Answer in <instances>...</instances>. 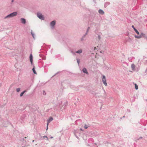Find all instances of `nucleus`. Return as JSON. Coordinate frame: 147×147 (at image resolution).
<instances>
[{"label": "nucleus", "mask_w": 147, "mask_h": 147, "mask_svg": "<svg viewBox=\"0 0 147 147\" xmlns=\"http://www.w3.org/2000/svg\"><path fill=\"white\" fill-rule=\"evenodd\" d=\"M20 88H17L16 89V91L17 92H19L20 91Z\"/></svg>", "instance_id": "nucleus-23"}, {"label": "nucleus", "mask_w": 147, "mask_h": 147, "mask_svg": "<svg viewBox=\"0 0 147 147\" xmlns=\"http://www.w3.org/2000/svg\"><path fill=\"white\" fill-rule=\"evenodd\" d=\"M43 137L44 138H46L47 140H48V138L47 136H44Z\"/></svg>", "instance_id": "nucleus-24"}, {"label": "nucleus", "mask_w": 147, "mask_h": 147, "mask_svg": "<svg viewBox=\"0 0 147 147\" xmlns=\"http://www.w3.org/2000/svg\"><path fill=\"white\" fill-rule=\"evenodd\" d=\"M20 21L22 23L24 24L26 23V20L24 18H21L20 19Z\"/></svg>", "instance_id": "nucleus-7"}, {"label": "nucleus", "mask_w": 147, "mask_h": 147, "mask_svg": "<svg viewBox=\"0 0 147 147\" xmlns=\"http://www.w3.org/2000/svg\"><path fill=\"white\" fill-rule=\"evenodd\" d=\"M48 124H48V123H47V129L48 128Z\"/></svg>", "instance_id": "nucleus-30"}, {"label": "nucleus", "mask_w": 147, "mask_h": 147, "mask_svg": "<svg viewBox=\"0 0 147 147\" xmlns=\"http://www.w3.org/2000/svg\"><path fill=\"white\" fill-rule=\"evenodd\" d=\"M80 130H81V131H83V130H82V129H81H81H80Z\"/></svg>", "instance_id": "nucleus-36"}, {"label": "nucleus", "mask_w": 147, "mask_h": 147, "mask_svg": "<svg viewBox=\"0 0 147 147\" xmlns=\"http://www.w3.org/2000/svg\"><path fill=\"white\" fill-rule=\"evenodd\" d=\"M131 67L133 71L137 72L139 70L140 67L138 65H135L133 63L131 65Z\"/></svg>", "instance_id": "nucleus-1"}, {"label": "nucleus", "mask_w": 147, "mask_h": 147, "mask_svg": "<svg viewBox=\"0 0 147 147\" xmlns=\"http://www.w3.org/2000/svg\"><path fill=\"white\" fill-rule=\"evenodd\" d=\"M30 60L31 64L33 62V56L32 54H30Z\"/></svg>", "instance_id": "nucleus-8"}, {"label": "nucleus", "mask_w": 147, "mask_h": 147, "mask_svg": "<svg viewBox=\"0 0 147 147\" xmlns=\"http://www.w3.org/2000/svg\"><path fill=\"white\" fill-rule=\"evenodd\" d=\"M96 47H94V50H95L96 49Z\"/></svg>", "instance_id": "nucleus-37"}, {"label": "nucleus", "mask_w": 147, "mask_h": 147, "mask_svg": "<svg viewBox=\"0 0 147 147\" xmlns=\"http://www.w3.org/2000/svg\"><path fill=\"white\" fill-rule=\"evenodd\" d=\"M32 70L33 71V73H34V74H36V71H35V69H34V67L32 69Z\"/></svg>", "instance_id": "nucleus-17"}, {"label": "nucleus", "mask_w": 147, "mask_h": 147, "mask_svg": "<svg viewBox=\"0 0 147 147\" xmlns=\"http://www.w3.org/2000/svg\"><path fill=\"white\" fill-rule=\"evenodd\" d=\"M110 4V3L109 2H106L105 5V6H107L108 5H109Z\"/></svg>", "instance_id": "nucleus-20"}, {"label": "nucleus", "mask_w": 147, "mask_h": 147, "mask_svg": "<svg viewBox=\"0 0 147 147\" xmlns=\"http://www.w3.org/2000/svg\"><path fill=\"white\" fill-rule=\"evenodd\" d=\"M17 14V12H14L7 15V16L5 17L4 18L5 19L8 18H10L16 16Z\"/></svg>", "instance_id": "nucleus-2"}, {"label": "nucleus", "mask_w": 147, "mask_h": 147, "mask_svg": "<svg viewBox=\"0 0 147 147\" xmlns=\"http://www.w3.org/2000/svg\"><path fill=\"white\" fill-rule=\"evenodd\" d=\"M37 16L41 20H44V17L42 14L40 12H38L37 14Z\"/></svg>", "instance_id": "nucleus-3"}, {"label": "nucleus", "mask_w": 147, "mask_h": 147, "mask_svg": "<svg viewBox=\"0 0 147 147\" xmlns=\"http://www.w3.org/2000/svg\"><path fill=\"white\" fill-rule=\"evenodd\" d=\"M71 52L73 55H74L75 54V53L72 51H71Z\"/></svg>", "instance_id": "nucleus-26"}, {"label": "nucleus", "mask_w": 147, "mask_h": 147, "mask_svg": "<svg viewBox=\"0 0 147 147\" xmlns=\"http://www.w3.org/2000/svg\"><path fill=\"white\" fill-rule=\"evenodd\" d=\"M82 71L84 73H85L87 74H88V73L86 68H84L82 69Z\"/></svg>", "instance_id": "nucleus-9"}, {"label": "nucleus", "mask_w": 147, "mask_h": 147, "mask_svg": "<svg viewBox=\"0 0 147 147\" xmlns=\"http://www.w3.org/2000/svg\"><path fill=\"white\" fill-rule=\"evenodd\" d=\"M142 138H143L142 137H140L138 139H137V140H139L140 139H142Z\"/></svg>", "instance_id": "nucleus-28"}, {"label": "nucleus", "mask_w": 147, "mask_h": 147, "mask_svg": "<svg viewBox=\"0 0 147 147\" xmlns=\"http://www.w3.org/2000/svg\"><path fill=\"white\" fill-rule=\"evenodd\" d=\"M135 88L136 90L138 89V86L136 84H135Z\"/></svg>", "instance_id": "nucleus-19"}, {"label": "nucleus", "mask_w": 147, "mask_h": 147, "mask_svg": "<svg viewBox=\"0 0 147 147\" xmlns=\"http://www.w3.org/2000/svg\"><path fill=\"white\" fill-rule=\"evenodd\" d=\"M145 35L144 33H141L139 35H135V37L136 38L139 39L142 37H144Z\"/></svg>", "instance_id": "nucleus-5"}, {"label": "nucleus", "mask_w": 147, "mask_h": 147, "mask_svg": "<svg viewBox=\"0 0 147 147\" xmlns=\"http://www.w3.org/2000/svg\"><path fill=\"white\" fill-rule=\"evenodd\" d=\"M98 13L101 14L103 15L104 13V12L101 9H100L98 11Z\"/></svg>", "instance_id": "nucleus-10"}, {"label": "nucleus", "mask_w": 147, "mask_h": 147, "mask_svg": "<svg viewBox=\"0 0 147 147\" xmlns=\"http://www.w3.org/2000/svg\"><path fill=\"white\" fill-rule=\"evenodd\" d=\"M82 49H80L77 51H76V53L78 54H80L82 53Z\"/></svg>", "instance_id": "nucleus-11"}, {"label": "nucleus", "mask_w": 147, "mask_h": 147, "mask_svg": "<svg viewBox=\"0 0 147 147\" xmlns=\"http://www.w3.org/2000/svg\"><path fill=\"white\" fill-rule=\"evenodd\" d=\"M132 28H134V31H135V32L137 33V34H139V32L135 28L134 26L132 25Z\"/></svg>", "instance_id": "nucleus-12"}, {"label": "nucleus", "mask_w": 147, "mask_h": 147, "mask_svg": "<svg viewBox=\"0 0 147 147\" xmlns=\"http://www.w3.org/2000/svg\"><path fill=\"white\" fill-rule=\"evenodd\" d=\"M134 57H131L128 58V60H129V61H131V60L133 59H134Z\"/></svg>", "instance_id": "nucleus-16"}, {"label": "nucleus", "mask_w": 147, "mask_h": 147, "mask_svg": "<svg viewBox=\"0 0 147 147\" xmlns=\"http://www.w3.org/2000/svg\"><path fill=\"white\" fill-rule=\"evenodd\" d=\"M77 62L78 63V64L79 65V63H80V60L79 59H77Z\"/></svg>", "instance_id": "nucleus-25"}, {"label": "nucleus", "mask_w": 147, "mask_h": 147, "mask_svg": "<svg viewBox=\"0 0 147 147\" xmlns=\"http://www.w3.org/2000/svg\"><path fill=\"white\" fill-rule=\"evenodd\" d=\"M55 24L56 22L55 21H52L50 23V26L52 29H53L54 28Z\"/></svg>", "instance_id": "nucleus-4"}, {"label": "nucleus", "mask_w": 147, "mask_h": 147, "mask_svg": "<svg viewBox=\"0 0 147 147\" xmlns=\"http://www.w3.org/2000/svg\"><path fill=\"white\" fill-rule=\"evenodd\" d=\"M85 40V39L83 37H82V38H81V41H83L84 40Z\"/></svg>", "instance_id": "nucleus-22"}, {"label": "nucleus", "mask_w": 147, "mask_h": 147, "mask_svg": "<svg viewBox=\"0 0 147 147\" xmlns=\"http://www.w3.org/2000/svg\"><path fill=\"white\" fill-rule=\"evenodd\" d=\"M88 33H86V32L85 34H84L85 36H86L87 34Z\"/></svg>", "instance_id": "nucleus-33"}, {"label": "nucleus", "mask_w": 147, "mask_h": 147, "mask_svg": "<svg viewBox=\"0 0 147 147\" xmlns=\"http://www.w3.org/2000/svg\"><path fill=\"white\" fill-rule=\"evenodd\" d=\"M98 38L99 40H100L101 39V37L99 35H98Z\"/></svg>", "instance_id": "nucleus-27"}, {"label": "nucleus", "mask_w": 147, "mask_h": 147, "mask_svg": "<svg viewBox=\"0 0 147 147\" xmlns=\"http://www.w3.org/2000/svg\"><path fill=\"white\" fill-rule=\"evenodd\" d=\"M26 92V90H24V91H23V92H22L21 94H20V96H22L23 94L25 92Z\"/></svg>", "instance_id": "nucleus-14"}, {"label": "nucleus", "mask_w": 147, "mask_h": 147, "mask_svg": "<svg viewBox=\"0 0 147 147\" xmlns=\"http://www.w3.org/2000/svg\"><path fill=\"white\" fill-rule=\"evenodd\" d=\"M14 1V0H11V3H13Z\"/></svg>", "instance_id": "nucleus-32"}, {"label": "nucleus", "mask_w": 147, "mask_h": 147, "mask_svg": "<svg viewBox=\"0 0 147 147\" xmlns=\"http://www.w3.org/2000/svg\"><path fill=\"white\" fill-rule=\"evenodd\" d=\"M34 142V140H33L32 141V142Z\"/></svg>", "instance_id": "nucleus-38"}, {"label": "nucleus", "mask_w": 147, "mask_h": 147, "mask_svg": "<svg viewBox=\"0 0 147 147\" xmlns=\"http://www.w3.org/2000/svg\"><path fill=\"white\" fill-rule=\"evenodd\" d=\"M31 35H32V36L33 38L34 39L35 38V34H34V33H33V32H32V30H31Z\"/></svg>", "instance_id": "nucleus-15"}, {"label": "nucleus", "mask_w": 147, "mask_h": 147, "mask_svg": "<svg viewBox=\"0 0 147 147\" xmlns=\"http://www.w3.org/2000/svg\"><path fill=\"white\" fill-rule=\"evenodd\" d=\"M144 38L147 40V36L145 35Z\"/></svg>", "instance_id": "nucleus-29"}, {"label": "nucleus", "mask_w": 147, "mask_h": 147, "mask_svg": "<svg viewBox=\"0 0 147 147\" xmlns=\"http://www.w3.org/2000/svg\"><path fill=\"white\" fill-rule=\"evenodd\" d=\"M53 120V118L52 117H50L49 119L47 120V123L49 124L50 122Z\"/></svg>", "instance_id": "nucleus-13"}, {"label": "nucleus", "mask_w": 147, "mask_h": 147, "mask_svg": "<svg viewBox=\"0 0 147 147\" xmlns=\"http://www.w3.org/2000/svg\"><path fill=\"white\" fill-rule=\"evenodd\" d=\"M127 111L129 112H130V111L129 110H127Z\"/></svg>", "instance_id": "nucleus-34"}, {"label": "nucleus", "mask_w": 147, "mask_h": 147, "mask_svg": "<svg viewBox=\"0 0 147 147\" xmlns=\"http://www.w3.org/2000/svg\"><path fill=\"white\" fill-rule=\"evenodd\" d=\"M86 36H85L84 35L82 37H83V38H85V37H86Z\"/></svg>", "instance_id": "nucleus-31"}, {"label": "nucleus", "mask_w": 147, "mask_h": 147, "mask_svg": "<svg viewBox=\"0 0 147 147\" xmlns=\"http://www.w3.org/2000/svg\"><path fill=\"white\" fill-rule=\"evenodd\" d=\"M90 29V27H88L87 29L86 33H88Z\"/></svg>", "instance_id": "nucleus-21"}, {"label": "nucleus", "mask_w": 147, "mask_h": 147, "mask_svg": "<svg viewBox=\"0 0 147 147\" xmlns=\"http://www.w3.org/2000/svg\"><path fill=\"white\" fill-rule=\"evenodd\" d=\"M53 136H51V137L50 138H51V139H52V138H53Z\"/></svg>", "instance_id": "nucleus-35"}, {"label": "nucleus", "mask_w": 147, "mask_h": 147, "mask_svg": "<svg viewBox=\"0 0 147 147\" xmlns=\"http://www.w3.org/2000/svg\"><path fill=\"white\" fill-rule=\"evenodd\" d=\"M93 0L94 1V0Z\"/></svg>", "instance_id": "nucleus-39"}, {"label": "nucleus", "mask_w": 147, "mask_h": 147, "mask_svg": "<svg viewBox=\"0 0 147 147\" xmlns=\"http://www.w3.org/2000/svg\"><path fill=\"white\" fill-rule=\"evenodd\" d=\"M102 81L105 86H107V85L106 82V77L104 75H102Z\"/></svg>", "instance_id": "nucleus-6"}, {"label": "nucleus", "mask_w": 147, "mask_h": 147, "mask_svg": "<svg viewBox=\"0 0 147 147\" xmlns=\"http://www.w3.org/2000/svg\"><path fill=\"white\" fill-rule=\"evenodd\" d=\"M89 126H88V125H87L86 124H85L84 126V128L86 129H87Z\"/></svg>", "instance_id": "nucleus-18"}]
</instances>
